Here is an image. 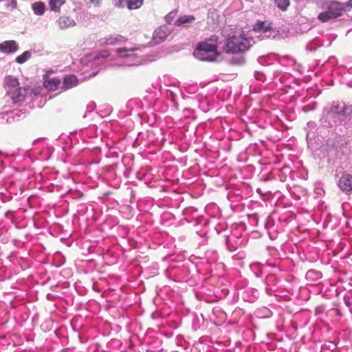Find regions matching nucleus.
I'll return each mask as SVG.
<instances>
[{"instance_id": "1", "label": "nucleus", "mask_w": 352, "mask_h": 352, "mask_svg": "<svg viewBox=\"0 0 352 352\" xmlns=\"http://www.w3.org/2000/svg\"><path fill=\"white\" fill-rule=\"evenodd\" d=\"M252 38L244 33L234 35L226 40L224 50L227 53H239L248 50L252 45Z\"/></svg>"}, {"instance_id": "2", "label": "nucleus", "mask_w": 352, "mask_h": 352, "mask_svg": "<svg viewBox=\"0 0 352 352\" xmlns=\"http://www.w3.org/2000/svg\"><path fill=\"white\" fill-rule=\"evenodd\" d=\"M4 87L7 95L10 97L14 102H20L25 98L22 88L20 87L18 79L12 76H6L4 78Z\"/></svg>"}, {"instance_id": "3", "label": "nucleus", "mask_w": 352, "mask_h": 352, "mask_svg": "<svg viewBox=\"0 0 352 352\" xmlns=\"http://www.w3.org/2000/svg\"><path fill=\"white\" fill-rule=\"evenodd\" d=\"M195 54L203 60H213L218 56L217 47L207 42L201 43L197 46Z\"/></svg>"}, {"instance_id": "4", "label": "nucleus", "mask_w": 352, "mask_h": 352, "mask_svg": "<svg viewBox=\"0 0 352 352\" xmlns=\"http://www.w3.org/2000/svg\"><path fill=\"white\" fill-rule=\"evenodd\" d=\"M339 188L344 192H352V174L344 173L338 182Z\"/></svg>"}, {"instance_id": "5", "label": "nucleus", "mask_w": 352, "mask_h": 352, "mask_svg": "<svg viewBox=\"0 0 352 352\" xmlns=\"http://www.w3.org/2000/svg\"><path fill=\"white\" fill-rule=\"evenodd\" d=\"M327 10L331 15H335V18H338L342 14V12L345 10L344 3H342L339 1H332L326 5Z\"/></svg>"}, {"instance_id": "6", "label": "nucleus", "mask_w": 352, "mask_h": 352, "mask_svg": "<svg viewBox=\"0 0 352 352\" xmlns=\"http://www.w3.org/2000/svg\"><path fill=\"white\" fill-rule=\"evenodd\" d=\"M171 33V30L166 25L157 28L153 34V39L155 43H160L166 40Z\"/></svg>"}, {"instance_id": "7", "label": "nucleus", "mask_w": 352, "mask_h": 352, "mask_svg": "<svg viewBox=\"0 0 352 352\" xmlns=\"http://www.w3.org/2000/svg\"><path fill=\"white\" fill-rule=\"evenodd\" d=\"M43 86L50 91L57 90L60 85V80L57 78H49L47 76L43 77Z\"/></svg>"}, {"instance_id": "8", "label": "nucleus", "mask_w": 352, "mask_h": 352, "mask_svg": "<svg viewBox=\"0 0 352 352\" xmlns=\"http://www.w3.org/2000/svg\"><path fill=\"white\" fill-rule=\"evenodd\" d=\"M143 0H116V6L118 7L124 6L126 4L130 10L138 9L142 6Z\"/></svg>"}, {"instance_id": "9", "label": "nucleus", "mask_w": 352, "mask_h": 352, "mask_svg": "<svg viewBox=\"0 0 352 352\" xmlns=\"http://www.w3.org/2000/svg\"><path fill=\"white\" fill-rule=\"evenodd\" d=\"M123 37L120 35H110L109 36H105L104 38H101L99 39L98 42L100 45H115L120 41H122Z\"/></svg>"}, {"instance_id": "10", "label": "nucleus", "mask_w": 352, "mask_h": 352, "mask_svg": "<svg viewBox=\"0 0 352 352\" xmlns=\"http://www.w3.org/2000/svg\"><path fill=\"white\" fill-rule=\"evenodd\" d=\"M17 50V44L14 41H7L0 44V50L3 53H12Z\"/></svg>"}, {"instance_id": "11", "label": "nucleus", "mask_w": 352, "mask_h": 352, "mask_svg": "<svg viewBox=\"0 0 352 352\" xmlns=\"http://www.w3.org/2000/svg\"><path fill=\"white\" fill-rule=\"evenodd\" d=\"M78 84V79L74 75L66 76L64 78L62 89L66 91L76 86Z\"/></svg>"}, {"instance_id": "12", "label": "nucleus", "mask_w": 352, "mask_h": 352, "mask_svg": "<svg viewBox=\"0 0 352 352\" xmlns=\"http://www.w3.org/2000/svg\"><path fill=\"white\" fill-rule=\"evenodd\" d=\"M195 19V18L193 16L184 15L177 19L175 24L177 26L185 27L187 23H192Z\"/></svg>"}, {"instance_id": "13", "label": "nucleus", "mask_w": 352, "mask_h": 352, "mask_svg": "<svg viewBox=\"0 0 352 352\" xmlns=\"http://www.w3.org/2000/svg\"><path fill=\"white\" fill-rule=\"evenodd\" d=\"M32 8L36 15H43L45 13V6L42 1H36L32 5Z\"/></svg>"}, {"instance_id": "14", "label": "nucleus", "mask_w": 352, "mask_h": 352, "mask_svg": "<svg viewBox=\"0 0 352 352\" xmlns=\"http://www.w3.org/2000/svg\"><path fill=\"white\" fill-rule=\"evenodd\" d=\"M272 28L270 23L267 21L258 22L254 25L253 30L255 32H266Z\"/></svg>"}, {"instance_id": "15", "label": "nucleus", "mask_w": 352, "mask_h": 352, "mask_svg": "<svg viewBox=\"0 0 352 352\" xmlns=\"http://www.w3.org/2000/svg\"><path fill=\"white\" fill-rule=\"evenodd\" d=\"M65 3V0H50L49 5L52 11L58 12Z\"/></svg>"}, {"instance_id": "16", "label": "nucleus", "mask_w": 352, "mask_h": 352, "mask_svg": "<svg viewBox=\"0 0 352 352\" xmlns=\"http://www.w3.org/2000/svg\"><path fill=\"white\" fill-rule=\"evenodd\" d=\"M318 19L322 22H327L331 19H334L335 15H331L329 11H325L324 12H321L318 14Z\"/></svg>"}, {"instance_id": "17", "label": "nucleus", "mask_w": 352, "mask_h": 352, "mask_svg": "<svg viewBox=\"0 0 352 352\" xmlns=\"http://www.w3.org/2000/svg\"><path fill=\"white\" fill-rule=\"evenodd\" d=\"M31 57V53L28 51L24 52L22 54L18 56L16 61L19 64H23Z\"/></svg>"}, {"instance_id": "18", "label": "nucleus", "mask_w": 352, "mask_h": 352, "mask_svg": "<svg viewBox=\"0 0 352 352\" xmlns=\"http://www.w3.org/2000/svg\"><path fill=\"white\" fill-rule=\"evenodd\" d=\"M276 6L281 10L285 11L289 6V0H274Z\"/></svg>"}, {"instance_id": "19", "label": "nucleus", "mask_w": 352, "mask_h": 352, "mask_svg": "<svg viewBox=\"0 0 352 352\" xmlns=\"http://www.w3.org/2000/svg\"><path fill=\"white\" fill-rule=\"evenodd\" d=\"M84 1L90 7L98 8L102 5V0H84Z\"/></svg>"}, {"instance_id": "20", "label": "nucleus", "mask_w": 352, "mask_h": 352, "mask_svg": "<svg viewBox=\"0 0 352 352\" xmlns=\"http://www.w3.org/2000/svg\"><path fill=\"white\" fill-rule=\"evenodd\" d=\"M177 13V10H172L165 16V20L168 23H170L173 19L175 18L176 14Z\"/></svg>"}, {"instance_id": "21", "label": "nucleus", "mask_w": 352, "mask_h": 352, "mask_svg": "<svg viewBox=\"0 0 352 352\" xmlns=\"http://www.w3.org/2000/svg\"><path fill=\"white\" fill-rule=\"evenodd\" d=\"M344 302L347 307H350L351 306V299L349 296H345L344 297Z\"/></svg>"}, {"instance_id": "22", "label": "nucleus", "mask_w": 352, "mask_h": 352, "mask_svg": "<svg viewBox=\"0 0 352 352\" xmlns=\"http://www.w3.org/2000/svg\"><path fill=\"white\" fill-rule=\"evenodd\" d=\"M345 7L352 8V0H349L346 3H344Z\"/></svg>"}, {"instance_id": "23", "label": "nucleus", "mask_w": 352, "mask_h": 352, "mask_svg": "<svg viewBox=\"0 0 352 352\" xmlns=\"http://www.w3.org/2000/svg\"><path fill=\"white\" fill-rule=\"evenodd\" d=\"M109 56V53L107 52H104V54L102 55L103 57H106Z\"/></svg>"}, {"instance_id": "24", "label": "nucleus", "mask_w": 352, "mask_h": 352, "mask_svg": "<svg viewBox=\"0 0 352 352\" xmlns=\"http://www.w3.org/2000/svg\"><path fill=\"white\" fill-rule=\"evenodd\" d=\"M350 298H351V302H352V295H351V296Z\"/></svg>"}]
</instances>
